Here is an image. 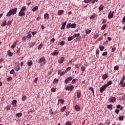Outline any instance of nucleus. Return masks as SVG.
Here are the masks:
<instances>
[{
  "label": "nucleus",
  "instance_id": "2f4dec72",
  "mask_svg": "<svg viewBox=\"0 0 125 125\" xmlns=\"http://www.w3.org/2000/svg\"><path fill=\"white\" fill-rule=\"evenodd\" d=\"M26 99H27V96H23L22 97V101H25L26 100Z\"/></svg>",
  "mask_w": 125,
  "mask_h": 125
},
{
  "label": "nucleus",
  "instance_id": "69168bd1",
  "mask_svg": "<svg viewBox=\"0 0 125 125\" xmlns=\"http://www.w3.org/2000/svg\"><path fill=\"white\" fill-rule=\"evenodd\" d=\"M96 54H97V55L99 54V50L98 49L96 50Z\"/></svg>",
  "mask_w": 125,
  "mask_h": 125
},
{
  "label": "nucleus",
  "instance_id": "393cba45",
  "mask_svg": "<svg viewBox=\"0 0 125 125\" xmlns=\"http://www.w3.org/2000/svg\"><path fill=\"white\" fill-rule=\"evenodd\" d=\"M17 104V101H16V100H13L12 103V105H16Z\"/></svg>",
  "mask_w": 125,
  "mask_h": 125
},
{
  "label": "nucleus",
  "instance_id": "e433bc0d",
  "mask_svg": "<svg viewBox=\"0 0 125 125\" xmlns=\"http://www.w3.org/2000/svg\"><path fill=\"white\" fill-rule=\"evenodd\" d=\"M16 42H15L13 45H11V48H15V46H16Z\"/></svg>",
  "mask_w": 125,
  "mask_h": 125
},
{
  "label": "nucleus",
  "instance_id": "9d476101",
  "mask_svg": "<svg viewBox=\"0 0 125 125\" xmlns=\"http://www.w3.org/2000/svg\"><path fill=\"white\" fill-rule=\"evenodd\" d=\"M63 13H64V11H63V10H60L58 12V15L60 16L61 15H62V14H63Z\"/></svg>",
  "mask_w": 125,
  "mask_h": 125
},
{
  "label": "nucleus",
  "instance_id": "603ef678",
  "mask_svg": "<svg viewBox=\"0 0 125 125\" xmlns=\"http://www.w3.org/2000/svg\"><path fill=\"white\" fill-rule=\"evenodd\" d=\"M95 17H96L95 15H92L90 17V19H94Z\"/></svg>",
  "mask_w": 125,
  "mask_h": 125
},
{
  "label": "nucleus",
  "instance_id": "338daca9",
  "mask_svg": "<svg viewBox=\"0 0 125 125\" xmlns=\"http://www.w3.org/2000/svg\"><path fill=\"white\" fill-rule=\"evenodd\" d=\"M76 41L79 42V41H80L81 40V38L80 37H77V38H76Z\"/></svg>",
  "mask_w": 125,
  "mask_h": 125
},
{
  "label": "nucleus",
  "instance_id": "c85d7f7f",
  "mask_svg": "<svg viewBox=\"0 0 125 125\" xmlns=\"http://www.w3.org/2000/svg\"><path fill=\"white\" fill-rule=\"evenodd\" d=\"M110 101H111V102H115V101H116V98L112 97V98H110Z\"/></svg>",
  "mask_w": 125,
  "mask_h": 125
},
{
  "label": "nucleus",
  "instance_id": "ddd939ff",
  "mask_svg": "<svg viewBox=\"0 0 125 125\" xmlns=\"http://www.w3.org/2000/svg\"><path fill=\"white\" fill-rule=\"evenodd\" d=\"M35 44H36V42H31L29 44V47H33Z\"/></svg>",
  "mask_w": 125,
  "mask_h": 125
},
{
  "label": "nucleus",
  "instance_id": "aec40b11",
  "mask_svg": "<svg viewBox=\"0 0 125 125\" xmlns=\"http://www.w3.org/2000/svg\"><path fill=\"white\" fill-rule=\"evenodd\" d=\"M15 70L17 71H19V70H20V66H19V65H17V67H15Z\"/></svg>",
  "mask_w": 125,
  "mask_h": 125
},
{
  "label": "nucleus",
  "instance_id": "7c9ffc66",
  "mask_svg": "<svg viewBox=\"0 0 125 125\" xmlns=\"http://www.w3.org/2000/svg\"><path fill=\"white\" fill-rule=\"evenodd\" d=\"M104 8V7L102 5H101L99 7V10H100V11H102V10H103V9Z\"/></svg>",
  "mask_w": 125,
  "mask_h": 125
},
{
  "label": "nucleus",
  "instance_id": "dca6fc26",
  "mask_svg": "<svg viewBox=\"0 0 125 125\" xmlns=\"http://www.w3.org/2000/svg\"><path fill=\"white\" fill-rule=\"evenodd\" d=\"M6 25V21H4L1 24V27H4Z\"/></svg>",
  "mask_w": 125,
  "mask_h": 125
},
{
  "label": "nucleus",
  "instance_id": "a19ab883",
  "mask_svg": "<svg viewBox=\"0 0 125 125\" xmlns=\"http://www.w3.org/2000/svg\"><path fill=\"white\" fill-rule=\"evenodd\" d=\"M70 27H71V23H67L66 24V28L69 29V28H70Z\"/></svg>",
  "mask_w": 125,
  "mask_h": 125
},
{
  "label": "nucleus",
  "instance_id": "5fc2aeb1",
  "mask_svg": "<svg viewBox=\"0 0 125 125\" xmlns=\"http://www.w3.org/2000/svg\"><path fill=\"white\" fill-rule=\"evenodd\" d=\"M77 82V79H74L72 81V83H75Z\"/></svg>",
  "mask_w": 125,
  "mask_h": 125
},
{
  "label": "nucleus",
  "instance_id": "f257e3e1",
  "mask_svg": "<svg viewBox=\"0 0 125 125\" xmlns=\"http://www.w3.org/2000/svg\"><path fill=\"white\" fill-rule=\"evenodd\" d=\"M16 12H17V8L12 9L7 13L6 16L7 17H9L12 15H15V14H16Z\"/></svg>",
  "mask_w": 125,
  "mask_h": 125
},
{
  "label": "nucleus",
  "instance_id": "6ab92c4d",
  "mask_svg": "<svg viewBox=\"0 0 125 125\" xmlns=\"http://www.w3.org/2000/svg\"><path fill=\"white\" fill-rule=\"evenodd\" d=\"M77 26V24H76V23H71V25H70V27L71 28H76V27Z\"/></svg>",
  "mask_w": 125,
  "mask_h": 125
},
{
  "label": "nucleus",
  "instance_id": "bb28decb",
  "mask_svg": "<svg viewBox=\"0 0 125 125\" xmlns=\"http://www.w3.org/2000/svg\"><path fill=\"white\" fill-rule=\"evenodd\" d=\"M89 89H90V90H91V91H92L93 95H94V89H93L92 87H90L89 88Z\"/></svg>",
  "mask_w": 125,
  "mask_h": 125
},
{
  "label": "nucleus",
  "instance_id": "423d86ee",
  "mask_svg": "<svg viewBox=\"0 0 125 125\" xmlns=\"http://www.w3.org/2000/svg\"><path fill=\"white\" fill-rule=\"evenodd\" d=\"M65 89L66 90H70L71 91L73 90V89H74V86L73 85H70V87L67 86L65 88Z\"/></svg>",
  "mask_w": 125,
  "mask_h": 125
},
{
  "label": "nucleus",
  "instance_id": "5701e85b",
  "mask_svg": "<svg viewBox=\"0 0 125 125\" xmlns=\"http://www.w3.org/2000/svg\"><path fill=\"white\" fill-rule=\"evenodd\" d=\"M80 37V33L74 34L73 35V38H78Z\"/></svg>",
  "mask_w": 125,
  "mask_h": 125
},
{
  "label": "nucleus",
  "instance_id": "052dcab7",
  "mask_svg": "<svg viewBox=\"0 0 125 125\" xmlns=\"http://www.w3.org/2000/svg\"><path fill=\"white\" fill-rule=\"evenodd\" d=\"M64 44H65V43L64 42V41H62L60 42V45H64Z\"/></svg>",
  "mask_w": 125,
  "mask_h": 125
},
{
  "label": "nucleus",
  "instance_id": "f03ea898",
  "mask_svg": "<svg viewBox=\"0 0 125 125\" xmlns=\"http://www.w3.org/2000/svg\"><path fill=\"white\" fill-rule=\"evenodd\" d=\"M25 10H26V7L23 6L19 13V16H24L25 15Z\"/></svg>",
  "mask_w": 125,
  "mask_h": 125
},
{
  "label": "nucleus",
  "instance_id": "13d9d810",
  "mask_svg": "<svg viewBox=\"0 0 125 125\" xmlns=\"http://www.w3.org/2000/svg\"><path fill=\"white\" fill-rule=\"evenodd\" d=\"M98 37H99V35L97 33L96 34V35L94 36L95 39H97V38H98Z\"/></svg>",
  "mask_w": 125,
  "mask_h": 125
},
{
  "label": "nucleus",
  "instance_id": "c756f323",
  "mask_svg": "<svg viewBox=\"0 0 125 125\" xmlns=\"http://www.w3.org/2000/svg\"><path fill=\"white\" fill-rule=\"evenodd\" d=\"M99 48H100L101 51H103V50H104V46L101 45L99 46Z\"/></svg>",
  "mask_w": 125,
  "mask_h": 125
},
{
  "label": "nucleus",
  "instance_id": "e2e57ef3",
  "mask_svg": "<svg viewBox=\"0 0 125 125\" xmlns=\"http://www.w3.org/2000/svg\"><path fill=\"white\" fill-rule=\"evenodd\" d=\"M70 70H71V67H68L66 69L65 72H68V71H70Z\"/></svg>",
  "mask_w": 125,
  "mask_h": 125
},
{
  "label": "nucleus",
  "instance_id": "b1692460",
  "mask_svg": "<svg viewBox=\"0 0 125 125\" xmlns=\"http://www.w3.org/2000/svg\"><path fill=\"white\" fill-rule=\"evenodd\" d=\"M81 71L83 73L85 71V67L84 66H82L81 68Z\"/></svg>",
  "mask_w": 125,
  "mask_h": 125
},
{
  "label": "nucleus",
  "instance_id": "4c0bfd02",
  "mask_svg": "<svg viewBox=\"0 0 125 125\" xmlns=\"http://www.w3.org/2000/svg\"><path fill=\"white\" fill-rule=\"evenodd\" d=\"M91 32V30H89V29H87L85 31V33L86 34H89Z\"/></svg>",
  "mask_w": 125,
  "mask_h": 125
},
{
  "label": "nucleus",
  "instance_id": "39448f33",
  "mask_svg": "<svg viewBox=\"0 0 125 125\" xmlns=\"http://www.w3.org/2000/svg\"><path fill=\"white\" fill-rule=\"evenodd\" d=\"M114 12L110 11L108 15V19H111V18H113L114 17Z\"/></svg>",
  "mask_w": 125,
  "mask_h": 125
},
{
  "label": "nucleus",
  "instance_id": "7ed1b4c3",
  "mask_svg": "<svg viewBox=\"0 0 125 125\" xmlns=\"http://www.w3.org/2000/svg\"><path fill=\"white\" fill-rule=\"evenodd\" d=\"M42 62L43 64H45V63H46V61H45V59L44 57L40 58L39 61V63L40 64H41V63H42Z\"/></svg>",
  "mask_w": 125,
  "mask_h": 125
},
{
  "label": "nucleus",
  "instance_id": "3c124183",
  "mask_svg": "<svg viewBox=\"0 0 125 125\" xmlns=\"http://www.w3.org/2000/svg\"><path fill=\"white\" fill-rule=\"evenodd\" d=\"M75 67L77 69H80V67H81V64H76L75 65Z\"/></svg>",
  "mask_w": 125,
  "mask_h": 125
},
{
  "label": "nucleus",
  "instance_id": "f3484780",
  "mask_svg": "<svg viewBox=\"0 0 125 125\" xmlns=\"http://www.w3.org/2000/svg\"><path fill=\"white\" fill-rule=\"evenodd\" d=\"M112 107H113V105H112V104L107 105V108H108L109 110H112Z\"/></svg>",
  "mask_w": 125,
  "mask_h": 125
},
{
  "label": "nucleus",
  "instance_id": "2eb2a0df",
  "mask_svg": "<svg viewBox=\"0 0 125 125\" xmlns=\"http://www.w3.org/2000/svg\"><path fill=\"white\" fill-rule=\"evenodd\" d=\"M16 117L18 118H21V117H22V113H19L16 114Z\"/></svg>",
  "mask_w": 125,
  "mask_h": 125
},
{
  "label": "nucleus",
  "instance_id": "1a4fd4ad",
  "mask_svg": "<svg viewBox=\"0 0 125 125\" xmlns=\"http://www.w3.org/2000/svg\"><path fill=\"white\" fill-rule=\"evenodd\" d=\"M72 79V77H68L66 78V79L65 81V83H69V82L71 81Z\"/></svg>",
  "mask_w": 125,
  "mask_h": 125
},
{
  "label": "nucleus",
  "instance_id": "58836bf2",
  "mask_svg": "<svg viewBox=\"0 0 125 125\" xmlns=\"http://www.w3.org/2000/svg\"><path fill=\"white\" fill-rule=\"evenodd\" d=\"M106 26H107L106 24H104L102 26V29L103 30H105V29H106Z\"/></svg>",
  "mask_w": 125,
  "mask_h": 125
},
{
  "label": "nucleus",
  "instance_id": "ea45409f",
  "mask_svg": "<svg viewBox=\"0 0 125 125\" xmlns=\"http://www.w3.org/2000/svg\"><path fill=\"white\" fill-rule=\"evenodd\" d=\"M107 54H108V52H107V51H105V52H104L102 54V55H103V56H106V55H107Z\"/></svg>",
  "mask_w": 125,
  "mask_h": 125
},
{
  "label": "nucleus",
  "instance_id": "774afa93",
  "mask_svg": "<svg viewBox=\"0 0 125 125\" xmlns=\"http://www.w3.org/2000/svg\"><path fill=\"white\" fill-rule=\"evenodd\" d=\"M123 22H125V16L123 18Z\"/></svg>",
  "mask_w": 125,
  "mask_h": 125
},
{
  "label": "nucleus",
  "instance_id": "a211bd4d",
  "mask_svg": "<svg viewBox=\"0 0 125 125\" xmlns=\"http://www.w3.org/2000/svg\"><path fill=\"white\" fill-rule=\"evenodd\" d=\"M8 56H12L13 53L10 52V50H8L7 51Z\"/></svg>",
  "mask_w": 125,
  "mask_h": 125
},
{
  "label": "nucleus",
  "instance_id": "0e129e2a",
  "mask_svg": "<svg viewBox=\"0 0 125 125\" xmlns=\"http://www.w3.org/2000/svg\"><path fill=\"white\" fill-rule=\"evenodd\" d=\"M27 40V37L24 36L22 38V41H26Z\"/></svg>",
  "mask_w": 125,
  "mask_h": 125
},
{
  "label": "nucleus",
  "instance_id": "412c9836",
  "mask_svg": "<svg viewBox=\"0 0 125 125\" xmlns=\"http://www.w3.org/2000/svg\"><path fill=\"white\" fill-rule=\"evenodd\" d=\"M38 9H39V7L35 6L34 8L32 9V11H33V12H35V11H36V10H38Z\"/></svg>",
  "mask_w": 125,
  "mask_h": 125
},
{
  "label": "nucleus",
  "instance_id": "680f3d73",
  "mask_svg": "<svg viewBox=\"0 0 125 125\" xmlns=\"http://www.w3.org/2000/svg\"><path fill=\"white\" fill-rule=\"evenodd\" d=\"M114 70H119V66H115L114 67Z\"/></svg>",
  "mask_w": 125,
  "mask_h": 125
},
{
  "label": "nucleus",
  "instance_id": "a878e982",
  "mask_svg": "<svg viewBox=\"0 0 125 125\" xmlns=\"http://www.w3.org/2000/svg\"><path fill=\"white\" fill-rule=\"evenodd\" d=\"M107 77H108V76H107L106 74H104V75L103 76L102 79H103V80H106V79H107Z\"/></svg>",
  "mask_w": 125,
  "mask_h": 125
},
{
  "label": "nucleus",
  "instance_id": "cd10ccee",
  "mask_svg": "<svg viewBox=\"0 0 125 125\" xmlns=\"http://www.w3.org/2000/svg\"><path fill=\"white\" fill-rule=\"evenodd\" d=\"M111 83H112V81H109L108 82H107L106 84H105V85H106V87H107V86H109V85H111Z\"/></svg>",
  "mask_w": 125,
  "mask_h": 125
},
{
  "label": "nucleus",
  "instance_id": "20e7f679",
  "mask_svg": "<svg viewBox=\"0 0 125 125\" xmlns=\"http://www.w3.org/2000/svg\"><path fill=\"white\" fill-rule=\"evenodd\" d=\"M106 88H107V85H104L103 86H102L100 89V91L101 93H103V91H104V90H105V89H106Z\"/></svg>",
  "mask_w": 125,
  "mask_h": 125
},
{
  "label": "nucleus",
  "instance_id": "9b49d317",
  "mask_svg": "<svg viewBox=\"0 0 125 125\" xmlns=\"http://www.w3.org/2000/svg\"><path fill=\"white\" fill-rule=\"evenodd\" d=\"M77 98H80L81 97V91H77Z\"/></svg>",
  "mask_w": 125,
  "mask_h": 125
},
{
  "label": "nucleus",
  "instance_id": "6e6552de",
  "mask_svg": "<svg viewBox=\"0 0 125 125\" xmlns=\"http://www.w3.org/2000/svg\"><path fill=\"white\" fill-rule=\"evenodd\" d=\"M67 24V21H65L62 23V25L61 27V30H64L65 29V27H66V24Z\"/></svg>",
  "mask_w": 125,
  "mask_h": 125
},
{
  "label": "nucleus",
  "instance_id": "864d4df0",
  "mask_svg": "<svg viewBox=\"0 0 125 125\" xmlns=\"http://www.w3.org/2000/svg\"><path fill=\"white\" fill-rule=\"evenodd\" d=\"M11 80H12V77H8L7 79V82H9L10 81H11Z\"/></svg>",
  "mask_w": 125,
  "mask_h": 125
},
{
  "label": "nucleus",
  "instance_id": "473e14b6",
  "mask_svg": "<svg viewBox=\"0 0 125 125\" xmlns=\"http://www.w3.org/2000/svg\"><path fill=\"white\" fill-rule=\"evenodd\" d=\"M66 106H64L62 107L61 108L62 112H64L66 110Z\"/></svg>",
  "mask_w": 125,
  "mask_h": 125
},
{
  "label": "nucleus",
  "instance_id": "de8ad7c7",
  "mask_svg": "<svg viewBox=\"0 0 125 125\" xmlns=\"http://www.w3.org/2000/svg\"><path fill=\"white\" fill-rule=\"evenodd\" d=\"M92 0H84V2H85V3H88V2H90V1Z\"/></svg>",
  "mask_w": 125,
  "mask_h": 125
},
{
  "label": "nucleus",
  "instance_id": "09e8293b",
  "mask_svg": "<svg viewBox=\"0 0 125 125\" xmlns=\"http://www.w3.org/2000/svg\"><path fill=\"white\" fill-rule=\"evenodd\" d=\"M65 73H66V71H62L60 73V76H64V75H65Z\"/></svg>",
  "mask_w": 125,
  "mask_h": 125
},
{
  "label": "nucleus",
  "instance_id": "f8f14e48",
  "mask_svg": "<svg viewBox=\"0 0 125 125\" xmlns=\"http://www.w3.org/2000/svg\"><path fill=\"white\" fill-rule=\"evenodd\" d=\"M76 111H80V106L78 105H76L74 107Z\"/></svg>",
  "mask_w": 125,
  "mask_h": 125
},
{
  "label": "nucleus",
  "instance_id": "c03bdc74",
  "mask_svg": "<svg viewBox=\"0 0 125 125\" xmlns=\"http://www.w3.org/2000/svg\"><path fill=\"white\" fill-rule=\"evenodd\" d=\"M65 125H72L70 121H67L65 123Z\"/></svg>",
  "mask_w": 125,
  "mask_h": 125
},
{
  "label": "nucleus",
  "instance_id": "72a5a7b5",
  "mask_svg": "<svg viewBox=\"0 0 125 125\" xmlns=\"http://www.w3.org/2000/svg\"><path fill=\"white\" fill-rule=\"evenodd\" d=\"M119 121H124V116H121L119 117Z\"/></svg>",
  "mask_w": 125,
  "mask_h": 125
},
{
  "label": "nucleus",
  "instance_id": "4d7b16f0",
  "mask_svg": "<svg viewBox=\"0 0 125 125\" xmlns=\"http://www.w3.org/2000/svg\"><path fill=\"white\" fill-rule=\"evenodd\" d=\"M58 83V79H55L54 80L53 83Z\"/></svg>",
  "mask_w": 125,
  "mask_h": 125
},
{
  "label": "nucleus",
  "instance_id": "4be33fe9",
  "mask_svg": "<svg viewBox=\"0 0 125 125\" xmlns=\"http://www.w3.org/2000/svg\"><path fill=\"white\" fill-rule=\"evenodd\" d=\"M27 65H28V67H31V66H32V65H33V62H32V61L28 62H27Z\"/></svg>",
  "mask_w": 125,
  "mask_h": 125
},
{
  "label": "nucleus",
  "instance_id": "a18cd8bd",
  "mask_svg": "<svg viewBox=\"0 0 125 125\" xmlns=\"http://www.w3.org/2000/svg\"><path fill=\"white\" fill-rule=\"evenodd\" d=\"M5 109L7 110V111H8L10 110V106L9 105H7Z\"/></svg>",
  "mask_w": 125,
  "mask_h": 125
},
{
  "label": "nucleus",
  "instance_id": "0eeeda50",
  "mask_svg": "<svg viewBox=\"0 0 125 125\" xmlns=\"http://www.w3.org/2000/svg\"><path fill=\"white\" fill-rule=\"evenodd\" d=\"M64 57H62L58 59V62L59 63H60L61 64H62V63H63V62H64Z\"/></svg>",
  "mask_w": 125,
  "mask_h": 125
},
{
  "label": "nucleus",
  "instance_id": "6e6d98bb",
  "mask_svg": "<svg viewBox=\"0 0 125 125\" xmlns=\"http://www.w3.org/2000/svg\"><path fill=\"white\" fill-rule=\"evenodd\" d=\"M115 113H116V114H119V113H120V110L119 109H116L115 110Z\"/></svg>",
  "mask_w": 125,
  "mask_h": 125
},
{
  "label": "nucleus",
  "instance_id": "79ce46f5",
  "mask_svg": "<svg viewBox=\"0 0 125 125\" xmlns=\"http://www.w3.org/2000/svg\"><path fill=\"white\" fill-rule=\"evenodd\" d=\"M26 38L27 39H30V38H32V34H29L27 35Z\"/></svg>",
  "mask_w": 125,
  "mask_h": 125
},
{
  "label": "nucleus",
  "instance_id": "49530a36",
  "mask_svg": "<svg viewBox=\"0 0 125 125\" xmlns=\"http://www.w3.org/2000/svg\"><path fill=\"white\" fill-rule=\"evenodd\" d=\"M53 55H54V56H57V55H58V52H53Z\"/></svg>",
  "mask_w": 125,
  "mask_h": 125
},
{
  "label": "nucleus",
  "instance_id": "4468645a",
  "mask_svg": "<svg viewBox=\"0 0 125 125\" xmlns=\"http://www.w3.org/2000/svg\"><path fill=\"white\" fill-rule=\"evenodd\" d=\"M47 18V20L49 19V15L48 14H45L44 15V19H46Z\"/></svg>",
  "mask_w": 125,
  "mask_h": 125
},
{
  "label": "nucleus",
  "instance_id": "37998d69",
  "mask_svg": "<svg viewBox=\"0 0 125 125\" xmlns=\"http://www.w3.org/2000/svg\"><path fill=\"white\" fill-rule=\"evenodd\" d=\"M10 75H13L14 74V69H12L10 72Z\"/></svg>",
  "mask_w": 125,
  "mask_h": 125
},
{
  "label": "nucleus",
  "instance_id": "bf43d9fd",
  "mask_svg": "<svg viewBox=\"0 0 125 125\" xmlns=\"http://www.w3.org/2000/svg\"><path fill=\"white\" fill-rule=\"evenodd\" d=\"M7 26H10V25H11V21H9L7 23Z\"/></svg>",
  "mask_w": 125,
  "mask_h": 125
},
{
  "label": "nucleus",
  "instance_id": "8fccbe9b",
  "mask_svg": "<svg viewBox=\"0 0 125 125\" xmlns=\"http://www.w3.org/2000/svg\"><path fill=\"white\" fill-rule=\"evenodd\" d=\"M42 44L41 43L40 44V45L38 47V49H42Z\"/></svg>",
  "mask_w": 125,
  "mask_h": 125
},
{
  "label": "nucleus",
  "instance_id": "c9c22d12",
  "mask_svg": "<svg viewBox=\"0 0 125 125\" xmlns=\"http://www.w3.org/2000/svg\"><path fill=\"white\" fill-rule=\"evenodd\" d=\"M51 92H55L56 91V89L54 87H53L51 89Z\"/></svg>",
  "mask_w": 125,
  "mask_h": 125
},
{
  "label": "nucleus",
  "instance_id": "f704fd0d",
  "mask_svg": "<svg viewBox=\"0 0 125 125\" xmlns=\"http://www.w3.org/2000/svg\"><path fill=\"white\" fill-rule=\"evenodd\" d=\"M73 38H74L73 36L70 37L68 38L67 41L68 42H71V41H72Z\"/></svg>",
  "mask_w": 125,
  "mask_h": 125
}]
</instances>
